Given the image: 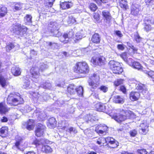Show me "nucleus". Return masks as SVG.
<instances>
[{
    "label": "nucleus",
    "instance_id": "1",
    "mask_svg": "<svg viewBox=\"0 0 154 154\" xmlns=\"http://www.w3.org/2000/svg\"><path fill=\"white\" fill-rule=\"evenodd\" d=\"M27 30L26 26L21 25L19 22L13 24L10 28V31L12 33L21 36L26 34Z\"/></svg>",
    "mask_w": 154,
    "mask_h": 154
},
{
    "label": "nucleus",
    "instance_id": "2",
    "mask_svg": "<svg viewBox=\"0 0 154 154\" xmlns=\"http://www.w3.org/2000/svg\"><path fill=\"white\" fill-rule=\"evenodd\" d=\"M47 142V140L45 139H41L40 140H36L34 141L33 143L35 144L37 147L41 148L42 151L46 153H51L52 152V149L49 146L45 145V143Z\"/></svg>",
    "mask_w": 154,
    "mask_h": 154
},
{
    "label": "nucleus",
    "instance_id": "3",
    "mask_svg": "<svg viewBox=\"0 0 154 154\" xmlns=\"http://www.w3.org/2000/svg\"><path fill=\"white\" fill-rule=\"evenodd\" d=\"M18 95L11 94L7 99V103L12 105L16 106L19 104L23 103V100L20 96L19 94Z\"/></svg>",
    "mask_w": 154,
    "mask_h": 154
},
{
    "label": "nucleus",
    "instance_id": "4",
    "mask_svg": "<svg viewBox=\"0 0 154 154\" xmlns=\"http://www.w3.org/2000/svg\"><path fill=\"white\" fill-rule=\"evenodd\" d=\"M89 70L88 64L85 62H79L76 63L74 71L78 73L87 74Z\"/></svg>",
    "mask_w": 154,
    "mask_h": 154
},
{
    "label": "nucleus",
    "instance_id": "5",
    "mask_svg": "<svg viewBox=\"0 0 154 154\" xmlns=\"http://www.w3.org/2000/svg\"><path fill=\"white\" fill-rule=\"evenodd\" d=\"M99 77L98 75L94 74L91 76L89 79L88 80V82L89 85L93 89L96 88L99 84Z\"/></svg>",
    "mask_w": 154,
    "mask_h": 154
},
{
    "label": "nucleus",
    "instance_id": "6",
    "mask_svg": "<svg viewBox=\"0 0 154 154\" xmlns=\"http://www.w3.org/2000/svg\"><path fill=\"white\" fill-rule=\"evenodd\" d=\"M91 62L94 65H102L105 64L106 60L104 57L99 56L93 57L91 60Z\"/></svg>",
    "mask_w": 154,
    "mask_h": 154
},
{
    "label": "nucleus",
    "instance_id": "7",
    "mask_svg": "<svg viewBox=\"0 0 154 154\" xmlns=\"http://www.w3.org/2000/svg\"><path fill=\"white\" fill-rule=\"evenodd\" d=\"M39 69L37 67H33L31 69L30 72L33 78L32 80L33 82H36L37 81L36 79L39 75Z\"/></svg>",
    "mask_w": 154,
    "mask_h": 154
},
{
    "label": "nucleus",
    "instance_id": "8",
    "mask_svg": "<svg viewBox=\"0 0 154 154\" xmlns=\"http://www.w3.org/2000/svg\"><path fill=\"white\" fill-rule=\"evenodd\" d=\"M102 14L104 22L107 24H109L112 19L109 12L107 11H104Z\"/></svg>",
    "mask_w": 154,
    "mask_h": 154
},
{
    "label": "nucleus",
    "instance_id": "9",
    "mask_svg": "<svg viewBox=\"0 0 154 154\" xmlns=\"http://www.w3.org/2000/svg\"><path fill=\"white\" fill-rule=\"evenodd\" d=\"M148 131V126L146 123H143L140 124L139 129V132L140 134L145 135Z\"/></svg>",
    "mask_w": 154,
    "mask_h": 154
},
{
    "label": "nucleus",
    "instance_id": "10",
    "mask_svg": "<svg viewBox=\"0 0 154 154\" xmlns=\"http://www.w3.org/2000/svg\"><path fill=\"white\" fill-rule=\"evenodd\" d=\"M106 143L107 144H109L111 145L112 148H114L117 147L118 146V143L113 138L110 137H108L106 138Z\"/></svg>",
    "mask_w": 154,
    "mask_h": 154
},
{
    "label": "nucleus",
    "instance_id": "11",
    "mask_svg": "<svg viewBox=\"0 0 154 154\" xmlns=\"http://www.w3.org/2000/svg\"><path fill=\"white\" fill-rule=\"evenodd\" d=\"M124 110H122L121 111L120 113L118 115L114 116V119L118 122H120L127 119V117L125 116H124L123 114Z\"/></svg>",
    "mask_w": 154,
    "mask_h": 154
},
{
    "label": "nucleus",
    "instance_id": "12",
    "mask_svg": "<svg viewBox=\"0 0 154 154\" xmlns=\"http://www.w3.org/2000/svg\"><path fill=\"white\" fill-rule=\"evenodd\" d=\"M61 128L66 130L67 134H70L71 136L74 135L77 132V130L75 128L73 127L67 128L66 126H63Z\"/></svg>",
    "mask_w": 154,
    "mask_h": 154
},
{
    "label": "nucleus",
    "instance_id": "13",
    "mask_svg": "<svg viewBox=\"0 0 154 154\" xmlns=\"http://www.w3.org/2000/svg\"><path fill=\"white\" fill-rule=\"evenodd\" d=\"M45 127L42 125L37 127L35 131V135L38 137H40L43 135L45 131Z\"/></svg>",
    "mask_w": 154,
    "mask_h": 154
},
{
    "label": "nucleus",
    "instance_id": "14",
    "mask_svg": "<svg viewBox=\"0 0 154 154\" xmlns=\"http://www.w3.org/2000/svg\"><path fill=\"white\" fill-rule=\"evenodd\" d=\"M140 94L138 92L132 91L130 94V98L132 101H136L139 98Z\"/></svg>",
    "mask_w": 154,
    "mask_h": 154
},
{
    "label": "nucleus",
    "instance_id": "15",
    "mask_svg": "<svg viewBox=\"0 0 154 154\" xmlns=\"http://www.w3.org/2000/svg\"><path fill=\"white\" fill-rule=\"evenodd\" d=\"M33 114L38 117V119L39 120H43L46 116L45 113L43 112H41L39 109H36L35 111Z\"/></svg>",
    "mask_w": 154,
    "mask_h": 154
},
{
    "label": "nucleus",
    "instance_id": "16",
    "mask_svg": "<svg viewBox=\"0 0 154 154\" xmlns=\"http://www.w3.org/2000/svg\"><path fill=\"white\" fill-rule=\"evenodd\" d=\"M9 109L7 107L5 103L4 102L0 103V114H5L8 112Z\"/></svg>",
    "mask_w": 154,
    "mask_h": 154
},
{
    "label": "nucleus",
    "instance_id": "17",
    "mask_svg": "<svg viewBox=\"0 0 154 154\" xmlns=\"http://www.w3.org/2000/svg\"><path fill=\"white\" fill-rule=\"evenodd\" d=\"M73 5V4L71 2H61L60 7L62 9H66L70 8Z\"/></svg>",
    "mask_w": 154,
    "mask_h": 154
},
{
    "label": "nucleus",
    "instance_id": "18",
    "mask_svg": "<svg viewBox=\"0 0 154 154\" xmlns=\"http://www.w3.org/2000/svg\"><path fill=\"white\" fill-rule=\"evenodd\" d=\"M139 11L138 5H133L131 9V14L134 16H137Z\"/></svg>",
    "mask_w": 154,
    "mask_h": 154
},
{
    "label": "nucleus",
    "instance_id": "19",
    "mask_svg": "<svg viewBox=\"0 0 154 154\" xmlns=\"http://www.w3.org/2000/svg\"><path fill=\"white\" fill-rule=\"evenodd\" d=\"M113 101L115 103H123L124 102L123 98L118 95L115 96L113 99Z\"/></svg>",
    "mask_w": 154,
    "mask_h": 154
},
{
    "label": "nucleus",
    "instance_id": "20",
    "mask_svg": "<svg viewBox=\"0 0 154 154\" xmlns=\"http://www.w3.org/2000/svg\"><path fill=\"white\" fill-rule=\"evenodd\" d=\"M56 123L55 118L52 117L49 119L48 126L50 128H53L56 126Z\"/></svg>",
    "mask_w": 154,
    "mask_h": 154
},
{
    "label": "nucleus",
    "instance_id": "21",
    "mask_svg": "<svg viewBox=\"0 0 154 154\" xmlns=\"http://www.w3.org/2000/svg\"><path fill=\"white\" fill-rule=\"evenodd\" d=\"M11 70L12 73L15 76H18L20 75L21 72L20 69L17 67H12Z\"/></svg>",
    "mask_w": 154,
    "mask_h": 154
},
{
    "label": "nucleus",
    "instance_id": "22",
    "mask_svg": "<svg viewBox=\"0 0 154 154\" xmlns=\"http://www.w3.org/2000/svg\"><path fill=\"white\" fill-rule=\"evenodd\" d=\"M34 120L32 119H29V121L25 123L27 129L31 130L34 128Z\"/></svg>",
    "mask_w": 154,
    "mask_h": 154
},
{
    "label": "nucleus",
    "instance_id": "23",
    "mask_svg": "<svg viewBox=\"0 0 154 154\" xmlns=\"http://www.w3.org/2000/svg\"><path fill=\"white\" fill-rule=\"evenodd\" d=\"M111 69L113 72L116 74H119L123 71V69L120 66V65H118L117 66L112 69Z\"/></svg>",
    "mask_w": 154,
    "mask_h": 154
},
{
    "label": "nucleus",
    "instance_id": "24",
    "mask_svg": "<svg viewBox=\"0 0 154 154\" xmlns=\"http://www.w3.org/2000/svg\"><path fill=\"white\" fill-rule=\"evenodd\" d=\"M91 41L95 43H99L100 41V38L99 35L97 33L94 34L92 36Z\"/></svg>",
    "mask_w": 154,
    "mask_h": 154
},
{
    "label": "nucleus",
    "instance_id": "25",
    "mask_svg": "<svg viewBox=\"0 0 154 154\" xmlns=\"http://www.w3.org/2000/svg\"><path fill=\"white\" fill-rule=\"evenodd\" d=\"M144 21L145 25L144 27V29L146 31L148 32L152 29L151 26L149 24V23H150L149 22V19H148L147 18H146L145 19Z\"/></svg>",
    "mask_w": 154,
    "mask_h": 154
},
{
    "label": "nucleus",
    "instance_id": "26",
    "mask_svg": "<svg viewBox=\"0 0 154 154\" xmlns=\"http://www.w3.org/2000/svg\"><path fill=\"white\" fill-rule=\"evenodd\" d=\"M8 128L7 127H2L0 129V136L2 137H5L8 134Z\"/></svg>",
    "mask_w": 154,
    "mask_h": 154
},
{
    "label": "nucleus",
    "instance_id": "27",
    "mask_svg": "<svg viewBox=\"0 0 154 154\" xmlns=\"http://www.w3.org/2000/svg\"><path fill=\"white\" fill-rule=\"evenodd\" d=\"M95 107L97 110L98 111L105 112V107L103 104L99 103L95 105Z\"/></svg>",
    "mask_w": 154,
    "mask_h": 154
},
{
    "label": "nucleus",
    "instance_id": "28",
    "mask_svg": "<svg viewBox=\"0 0 154 154\" xmlns=\"http://www.w3.org/2000/svg\"><path fill=\"white\" fill-rule=\"evenodd\" d=\"M67 90L71 94H74L76 93V88L74 85H69L67 88Z\"/></svg>",
    "mask_w": 154,
    "mask_h": 154
},
{
    "label": "nucleus",
    "instance_id": "29",
    "mask_svg": "<svg viewBox=\"0 0 154 154\" xmlns=\"http://www.w3.org/2000/svg\"><path fill=\"white\" fill-rule=\"evenodd\" d=\"M32 17L31 15L27 14L24 17V22L26 25H30L32 23Z\"/></svg>",
    "mask_w": 154,
    "mask_h": 154
},
{
    "label": "nucleus",
    "instance_id": "30",
    "mask_svg": "<svg viewBox=\"0 0 154 154\" xmlns=\"http://www.w3.org/2000/svg\"><path fill=\"white\" fill-rule=\"evenodd\" d=\"M109 66L111 69L120 65V63L114 60H110L109 63Z\"/></svg>",
    "mask_w": 154,
    "mask_h": 154
},
{
    "label": "nucleus",
    "instance_id": "31",
    "mask_svg": "<svg viewBox=\"0 0 154 154\" xmlns=\"http://www.w3.org/2000/svg\"><path fill=\"white\" fill-rule=\"evenodd\" d=\"M119 2L120 6L122 8L125 9H127L128 5L126 0H119Z\"/></svg>",
    "mask_w": 154,
    "mask_h": 154
},
{
    "label": "nucleus",
    "instance_id": "32",
    "mask_svg": "<svg viewBox=\"0 0 154 154\" xmlns=\"http://www.w3.org/2000/svg\"><path fill=\"white\" fill-rule=\"evenodd\" d=\"M82 36L80 32H78L76 33L75 35L72 38L73 39V42H77L79 40L82 39Z\"/></svg>",
    "mask_w": 154,
    "mask_h": 154
},
{
    "label": "nucleus",
    "instance_id": "33",
    "mask_svg": "<svg viewBox=\"0 0 154 154\" xmlns=\"http://www.w3.org/2000/svg\"><path fill=\"white\" fill-rule=\"evenodd\" d=\"M66 36L67 35H65V33L63 35H61L59 38L60 41L64 44L67 43L69 41V38Z\"/></svg>",
    "mask_w": 154,
    "mask_h": 154
},
{
    "label": "nucleus",
    "instance_id": "34",
    "mask_svg": "<svg viewBox=\"0 0 154 154\" xmlns=\"http://www.w3.org/2000/svg\"><path fill=\"white\" fill-rule=\"evenodd\" d=\"M146 87L145 85L140 82L137 83L136 85V89L140 92H141L143 89H145Z\"/></svg>",
    "mask_w": 154,
    "mask_h": 154
},
{
    "label": "nucleus",
    "instance_id": "35",
    "mask_svg": "<svg viewBox=\"0 0 154 154\" xmlns=\"http://www.w3.org/2000/svg\"><path fill=\"white\" fill-rule=\"evenodd\" d=\"M65 34L67 35L66 37L68 38L69 41H73L72 38L74 37V32L72 30H71L69 32L65 33Z\"/></svg>",
    "mask_w": 154,
    "mask_h": 154
},
{
    "label": "nucleus",
    "instance_id": "36",
    "mask_svg": "<svg viewBox=\"0 0 154 154\" xmlns=\"http://www.w3.org/2000/svg\"><path fill=\"white\" fill-rule=\"evenodd\" d=\"M7 13V8L2 7L0 8V17L4 16Z\"/></svg>",
    "mask_w": 154,
    "mask_h": 154
},
{
    "label": "nucleus",
    "instance_id": "37",
    "mask_svg": "<svg viewBox=\"0 0 154 154\" xmlns=\"http://www.w3.org/2000/svg\"><path fill=\"white\" fill-rule=\"evenodd\" d=\"M131 66L138 70L141 69H142L143 68L142 66L139 62L136 61L134 62L133 65Z\"/></svg>",
    "mask_w": 154,
    "mask_h": 154
},
{
    "label": "nucleus",
    "instance_id": "38",
    "mask_svg": "<svg viewBox=\"0 0 154 154\" xmlns=\"http://www.w3.org/2000/svg\"><path fill=\"white\" fill-rule=\"evenodd\" d=\"M55 23L54 22H51L49 26V29L51 32L54 31L57 32V31L55 29L56 26H54Z\"/></svg>",
    "mask_w": 154,
    "mask_h": 154
},
{
    "label": "nucleus",
    "instance_id": "39",
    "mask_svg": "<svg viewBox=\"0 0 154 154\" xmlns=\"http://www.w3.org/2000/svg\"><path fill=\"white\" fill-rule=\"evenodd\" d=\"M7 82L5 79L2 75H0V84L3 87L6 85Z\"/></svg>",
    "mask_w": 154,
    "mask_h": 154
},
{
    "label": "nucleus",
    "instance_id": "40",
    "mask_svg": "<svg viewBox=\"0 0 154 154\" xmlns=\"http://www.w3.org/2000/svg\"><path fill=\"white\" fill-rule=\"evenodd\" d=\"M14 47V45L13 43H8L5 47L6 51L7 52H9Z\"/></svg>",
    "mask_w": 154,
    "mask_h": 154
},
{
    "label": "nucleus",
    "instance_id": "41",
    "mask_svg": "<svg viewBox=\"0 0 154 154\" xmlns=\"http://www.w3.org/2000/svg\"><path fill=\"white\" fill-rule=\"evenodd\" d=\"M24 5L21 3H18L15 4L14 7L15 11H20L22 9Z\"/></svg>",
    "mask_w": 154,
    "mask_h": 154
},
{
    "label": "nucleus",
    "instance_id": "42",
    "mask_svg": "<svg viewBox=\"0 0 154 154\" xmlns=\"http://www.w3.org/2000/svg\"><path fill=\"white\" fill-rule=\"evenodd\" d=\"M83 88L81 86H79L76 89V92H77L78 95L82 96L83 94Z\"/></svg>",
    "mask_w": 154,
    "mask_h": 154
},
{
    "label": "nucleus",
    "instance_id": "43",
    "mask_svg": "<svg viewBox=\"0 0 154 154\" xmlns=\"http://www.w3.org/2000/svg\"><path fill=\"white\" fill-rule=\"evenodd\" d=\"M23 88L25 89H29L33 87L30 85V82L28 80L25 81L23 85Z\"/></svg>",
    "mask_w": 154,
    "mask_h": 154
},
{
    "label": "nucleus",
    "instance_id": "44",
    "mask_svg": "<svg viewBox=\"0 0 154 154\" xmlns=\"http://www.w3.org/2000/svg\"><path fill=\"white\" fill-rule=\"evenodd\" d=\"M40 87L43 88L44 89H50L51 87V84L50 83L46 82L45 83V84H41L40 85Z\"/></svg>",
    "mask_w": 154,
    "mask_h": 154
},
{
    "label": "nucleus",
    "instance_id": "45",
    "mask_svg": "<svg viewBox=\"0 0 154 154\" xmlns=\"http://www.w3.org/2000/svg\"><path fill=\"white\" fill-rule=\"evenodd\" d=\"M90 9L93 11H95L97 8V7L95 4L91 3L89 4Z\"/></svg>",
    "mask_w": 154,
    "mask_h": 154
},
{
    "label": "nucleus",
    "instance_id": "46",
    "mask_svg": "<svg viewBox=\"0 0 154 154\" xmlns=\"http://www.w3.org/2000/svg\"><path fill=\"white\" fill-rule=\"evenodd\" d=\"M144 72L146 74H147L149 76L150 78L152 79V80L154 81V72L150 71H144Z\"/></svg>",
    "mask_w": 154,
    "mask_h": 154
},
{
    "label": "nucleus",
    "instance_id": "47",
    "mask_svg": "<svg viewBox=\"0 0 154 154\" xmlns=\"http://www.w3.org/2000/svg\"><path fill=\"white\" fill-rule=\"evenodd\" d=\"M123 114L127 117V119L129 118L132 115V112L130 110L124 111Z\"/></svg>",
    "mask_w": 154,
    "mask_h": 154
},
{
    "label": "nucleus",
    "instance_id": "48",
    "mask_svg": "<svg viewBox=\"0 0 154 154\" xmlns=\"http://www.w3.org/2000/svg\"><path fill=\"white\" fill-rule=\"evenodd\" d=\"M19 138L18 140H17V137H16V142L15 144V146L13 147V148L14 149L15 147H16V148L17 149H19V146L20 144V142L21 140V138L20 137H19Z\"/></svg>",
    "mask_w": 154,
    "mask_h": 154
},
{
    "label": "nucleus",
    "instance_id": "49",
    "mask_svg": "<svg viewBox=\"0 0 154 154\" xmlns=\"http://www.w3.org/2000/svg\"><path fill=\"white\" fill-rule=\"evenodd\" d=\"M31 95L32 96V97L35 98V99H40L41 98L42 96L39 95V94L38 93H36L34 92H32L30 93Z\"/></svg>",
    "mask_w": 154,
    "mask_h": 154
},
{
    "label": "nucleus",
    "instance_id": "50",
    "mask_svg": "<svg viewBox=\"0 0 154 154\" xmlns=\"http://www.w3.org/2000/svg\"><path fill=\"white\" fill-rule=\"evenodd\" d=\"M134 38V40L137 42H139L141 40V38L137 32L135 33Z\"/></svg>",
    "mask_w": 154,
    "mask_h": 154
},
{
    "label": "nucleus",
    "instance_id": "51",
    "mask_svg": "<svg viewBox=\"0 0 154 154\" xmlns=\"http://www.w3.org/2000/svg\"><path fill=\"white\" fill-rule=\"evenodd\" d=\"M125 62L129 66H132L135 61L132 58H128L127 61Z\"/></svg>",
    "mask_w": 154,
    "mask_h": 154
},
{
    "label": "nucleus",
    "instance_id": "52",
    "mask_svg": "<svg viewBox=\"0 0 154 154\" xmlns=\"http://www.w3.org/2000/svg\"><path fill=\"white\" fill-rule=\"evenodd\" d=\"M123 80L122 79H118L115 81L114 82V85L116 86H118L123 83Z\"/></svg>",
    "mask_w": 154,
    "mask_h": 154
},
{
    "label": "nucleus",
    "instance_id": "53",
    "mask_svg": "<svg viewBox=\"0 0 154 154\" xmlns=\"http://www.w3.org/2000/svg\"><path fill=\"white\" fill-rule=\"evenodd\" d=\"M137 152L139 154H146L147 152L145 149H137Z\"/></svg>",
    "mask_w": 154,
    "mask_h": 154
},
{
    "label": "nucleus",
    "instance_id": "54",
    "mask_svg": "<svg viewBox=\"0 0 154 154\" xmlns=\"http://www.w3.org/2000/svg\"><path fill=\"white\" fill-rule=\"evenodd\" d=\"M121 57L123 59V60L125 62L127 61L128 57L127 56V54L126 53L124 52L120 54Z\"/></svg>",
    "mask_w": 154,
    "mask_h": 154
},
{
    "label": "nucleus",
    "instance_id": "55",
    "mask_svg": "<svg viewBox=\"0 0 154 154\" xmlns=\"http://www.w3.org/2000/svg\"><path fill=\"white\" fill-rule=\"evenodd\" d=\"M100 91H102L104 93H105L108 90V88L105 86H102L100 88Z\"/></svg>",
    "mask_w": 154,
    "mask_h": 154
},
{
    "label": "nucleus",
    "instance_id": "56",
    "mask_svg": "<svg viewBox=\"0 0 154 154\" xmlns=\"http://www.w3.org/2000/svg\"><path fill=\"white\" fill-rule=\"evenodd\" d=\"M98 5H100L102 3H106L107 2L108 0H93Z\"/></svg>",
    "mask_w": 154,
    "mask_h": 154
},
{
    "label": "nucleus",
    "instance_id": "57",
    "mask_svg": "<svg viewBox=\"0 0 154 154\" xmlns=\"http://www.w3.org/2000/svg\"><path fill=\"white\" fill-rule=\"evenodd\" d=\"M40 70L41 71H43L45 69L48 68V66L47 65L44 64V63H42L41 65Z\"/></svg>",
    "mask_w": 154,
    "mask_h": 154
},
{
    "label": "nucleus",
    "instance_id": "58",
    "mask_svg": "<svg viewBox=\"0 0 154 154\" xmlns=\"http://www.w3.org/2000/svg\"><path fill=\"white\" fill-rule=\"evenodd\" d=\"M94 18L96 20V21L98 22L99 20V15L98 14L94 13L93 14Z\"/></svg>",
    "mask_w": 154,
    "mask_h": 154
},
{
    "label": "nucleus",
    "instance_id": "59",
    "mask_svg": "<svg viewBox=\"0 0 154 154\" xmlns=\"http://www.w3.org/2000/svg\"><path fill=\"white\" fill-rule=\"evenodd\" d=\"M140 92L142 93L144 95V97H146L148 94V91L146 87V88L143 89Z\"/></svg>",
    "mask_w": 154,
    "mask_h": 154
},
{
    "label": "nucleus",
    "instance_id": "60",
    "mask_svg": "<svg viewBox=\"0 0 154 154\" xmlns=\"http://www.w3.org/2000/svg\"><path fill=\"white\" fill-rule=\"evenodd\" d=\"M42 96V97L43 98V100H46L49 98V96L48 95V94L46 93H44L43 96Z\"/></svg>",
    "mask_w": 154,
    "mask_h": 154
},
{
    "label": "nucleus",
    "instance_id": "61",
    "mask_svg": "<svg viewBox=\"0 0 154 154\" xmlns=\"http://www.w3.org/2000/svg\"><path fill=\"white\" fill-rule=\"evenodd\" d=\"M69 21L71 23H74L76 22V20L75 18L72 16H70L69 17Z\"/></svg>",
    "mask_w": 154,
    "mask_h": 154
},
{
    "label": "nucleus",
    "instance_id": "62",
    "mask_svg": "<svg viewBox=\"0 0 154 154\" xmlns=\"http://www.w3.org/2000/svg\"><path fill=\"white\" fill-rule=\"evenodd\" d=\"M137 131L135 130H134L131 131L130 132V134L131 136L134 137L137 134Z\"/></svg>",
    "mask_w": 154,
    "mask_h": 154
},
{
    "label": "nucleus",
    "instance_id": "63",
    "mask_svg": "<svg viewBox=\"0 0 154 154\" xmlns=\"http://www.w3.org/2000/svg\"><path fill=\"white\" fill-rule=\"evenodd\" d=\"M117 48L119 50L123 51L125 49V47L123 45L118 44L117 45Z\"/></svg>",
    "mask_w": 154,
    "mask_h": 154
},
{
    "label": "nucleus",
    "instance_id": "64",
    "mask_svg": "<svg viewBox=\"0 0 154 154\" xmlns=\"http://www.w3.org/2000/svg\"><path fill=\"white\" fill-rule=\"evenodd\" d=\"M24 113H26L29 111L31 109L29 106H27L24 108Z\"/></svg>",
    "mask_w": 154,
    "mask_h": 154
}]
</instances>
